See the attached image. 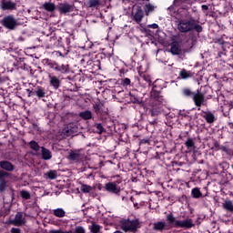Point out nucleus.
Wrapping results in <instances>:
<instances>
[{
    "label": "nucleus",
    "instance_id": "nucleus-1",
    "mask_svg": "<svg viewBox=\"0 0 233 233\" xmlns=\"http://www.w3.org/2000/svg\"><path fill=\"white\" fill-rule=\"evenodd\" d=\"M177 27L181 34H188V32L201 34V32H203V26L198 24V21H196V18L192 15H189L187 19L178 20Z\"/></svg>",
    "mask_w": 233,
    "mask_h": 233
},
{
    "label": "nucleus",
    "instance_id": "nucleus-2",
    "mask_svg": "<svg viewBox=\"0 0 233 233\" xmlns=\"http://www.w3.org/2000/svg\"><path fill=\"white\" fill-rule=\"evenodd\" d=\"M167 221L168 225H171V227H175V228H192V227H194V221L192 220V218L177 220L172 213L167 216Z\"/></svg>",
    "mask_w": 233,
    "mask_h": 233
},
{
    "label": "nucleus",
    "instance_id": "nucleus-3",
    "mask_svg": "<svg viewBox=\"0 0 233 233\" xmlns=\"http://www.w3.org/2000/svg\"><path fill=\"white\" fill-rule=\"evenodd\" d=\"M119 227L124 232L136 233L138 228H141L139 219H122L119 222Z\"/></svg>",
    "mask_w": 233,
    "mask_h": 233
},
{
    "label": "nucleus",
    "instance_id": "nucleus-4",
    "mask_svg": "<svg viewBox=\"0 0 233 233\" xmlns=\"http://www.w3.org/2000/svg\"><path fill=\"white\" fill-rule=\"evenodd\" d=\"M0 24L4 28H6V30H15L17 28V25H19V22L14 17V15H9L6 16H4L3 19L0 21Z\"/></svg>",
    "mask_w": 233,
    "mask_h": 233
},
{
    "label": "nucleus",
    "instance_id": "nucleus-5",
    "mask_svg": "<svg viewBox=\"0 0 233 233\" xmlns=\"http://www.w3.org/2000/svg\"><path fill=\"white\" fill-rule=\"evenodd\" d=\"M176 37L177 36H173L171 39L172 43L170 44L169 52L172 54V56H181V45L179 44V42L175 40Z\"/></svg>",
    "mask_w": 233,
    "mask_h": 233
},
{
    "label": "nucleus",
    "instance_id": "nucleus-6",
    "mask_svg": "<svg viewBox=\"0 0 233 233\" xmlns=\"http://www.w3.org/2000/svg\"><path fill=\"white\" fill-rule=\"evenodd\" d=\"M193 101L198 107V110H201V106L205 105V95L198 90L193 94Z\"/></svg>",
    "mask_w": 233,
    "mask_h": 233
},
{
    "label": "nucleus",
    "instance_id": "nucleus-7",
    "mask_svg": "<svg viewBox=\"0 0 233 233\" xmlns=\"http://www.w3.org/2000/svg\"><path fill=\"white\" fill-rule=\"evenodd\" d=\"M104 188L106 192L116 194V196H119V192H121V187H119L116 182L106 183Z\"/></svg>",
    "mask_w": 233,
    "mask_h": 233
},
{
    "label": "nucleus",
    "instance_id": "nucleus-8",
    "mask_svg": "<svg viewBox=\"0 0 233 233\" xmlns=\"http://www.w3.org/2000/svg\"><path fill=\"white\" fill-rule=\"evenodd\" d=\"M11 225H15V227H23L26 220L23 218V212H17L13 220H10Z\"/></svg>",
    "mask_w": 233,
    "mask_h": 233
},
{
    "label": "nucleus",
    "instance_id": "nucleus-9",
    "mask_svg": "<svg viewBox=\"0 0 233 233\" xmlns=\"http://www.w3.org/2000/svg\"><path fill=\"white\" fill-rule=\"evenodd\" d=\"M5 177H10V173L0 169V192H5L6 190V180Z\"/></svg>",
    "mask_w": 233,
    "mask_h": 233
},
{
    "label": "nucleus",
    "instance_id": "nucleus-10",
    "mask_svg": "<svg viewBox=\"0 0 233 233\" xmlns=\"http://www.w3.org/2000/svg\"><path fill=\"white\" fill-rule=\"evenodd\" d=\"M58 11L60 14H70V12H74V5H70L68 3L59 4Z\"/></svg>",
    "mask_w": 233,
    "mask_h": 233
},
{
    "label": "nucleus",
    "instance_id": "nucleus-11",
    "mask_svg": "<svg viewBox=\"0 0 233 233\" xmlns=\"http://www.w3.org/2000/svg\"><path fill=\"white\" fill-rule=\"evenodd\" d=\"M0 168L4 171L5 170V172H14L15 167L8 160H2L0 161Z\"/></svg>",
    "mask_w": 233,
    "mask_h": 233
},
{
    "label": "nucleus",
    "instance_id": "nucleus-12",
    "mask_svg": "<svg viewBox=\"0 0 233 233\" xmlns=\"http://www.w3.org/2000/svg\"><path fill=\"white\" fill-rule=\"evenodd\" d=\"M145 17V12H143V8L141 6H137V11L134 14L133 19L139 25L143 21V18Z\"/></svg>",
    "mask_w": 233,
    "mask_h": 233
},
{
    "label": "nucleus",
    "instance_id": "nucleus-13",
    "mask_svg": "<svg viewBox=\"0 0 233 233\" xmlns=\"http://www.w3.org/2000/svg\"><path fill=\"white\" fill-rule=\"evenodd\" d=\"M64 134H66V136L77 134V126L74 123L68 124L67 127L64 128Z\"/></svg>",
    "mask_w": 233,
    "mask_h": 233
},
{
    "label": "nucleus",
    "instance_id": "nucleus-14",
    "mask_svg": "<svg viewBox=\"0 0 233 233\" xmlns=\"http://www.w3.org/2000/svg\"><path fill=\"white\" fill-rule=\"evenodd\" d=\"M49 85L53 86L55 90H57L61 86V80L57 76H49Z\"/></svg>",
    "mask_w": 233,
    "mask_h": 233
},
{
    "label": "nucleus",
    "instance_id": "nucleus-15",
    "mask_svg": "<svg viewBox=\"0 0 233 233\" xmlns=\"http://www.w3.org/2000/svg\"><path fill=\"white\" fill-rule=\"evenodd\" d=\"M67 159L69 161H79L81 159V153L78 150H71L69 151Z\"/></svg>",
    "mask_w": 233,
    "mask_h": 233
},
{
    "label": "nucleus",
    "instance_id": "nucleus-16",
    "mask_svg": "<svg viewBox=\"0 0 233 233\" xmlns=\"http://www.w3.org/2000/svg\"><path fill=\"white\" fill-rule=\"evenodd\" d=\"M203 117L209 125H212L216 121V116L211 111H205Z\"/></svg>",
    "mask_w": 233,
    "mask_h": 233
},
{
    "label": "nucleus",
    "instance_id": "nucleus-17",
    "mask_svg": "<svg viewBox=\"0 0 233 233\" xmlns=\"http://www.w3.org/2000/svg\"><path fill=\"white\" fill-rule=\"evenodd\" d=\"M35 96L38 97V99H43V97H46V89L42 86H37L35 89Z\"/></svg>",
    "mask_w": 233,
    "mask_h": 233
},
{
    "label": "nucleus",
    "instance_id": "nucleus-18",
    "mask_svg": "<svg viewBox=\"0 0 233 233\" xmlns=\"http://www.w3.org/2000/svg\"><path fill=\"white\" fill-rule=\"evenodd\" d=\"M41 152H42V158L45 161H49V159H52V151L49 149H46L45 147H41Z\"/></svg>",
    "mask_w": 233,
    "mask_h": 233
},
{
    "label": "nucleus",
    "instance_id": "nucleus-19",
    "mask_svg": "<svg viewBox=\"0 0 233 233\" xmlns=\"http://www.w3.org/2000/svg\"><path fill=\"white\" fill-rule=\"evenodd\" d=\"M2 10H15V3L10 1H3L1 3Z\"/></svg>",
    "mask_w": 233,
    "mask_h": 233
},
{
    "label": "nucleus",
    "instance_id": "nucleus-20",
    "mask_svg": "<svg viewBox=\"0 0 233 233\" xmlns=\"http://www.w3.org/2000/svg\"><path fill=\"white\" fill-rule=\"evenodd\" d=\"M56 72H60V74H68L70 72V66L65 64L59 66V64H57Z\"/></svg>",
    "mask_w": 233,
    "mask_h": 233
},
{
    "label": "nucleus",
    "instance_id": "nucleus-21",
    "mask_svg": "<svg viewBox=\"0 0 233 233\" xmlns=\"http://www.w3.org/2000/svg\"><path fill=\"white\" fill-rule=\"evenodd\" d=\"M166 227H167V224L163 221L155 222L153 224V230H157L158 232H163V230H165Z\"/></svg>",
    "mask_w": 233,
    "mask_h": 233
},
{
    "label": "nucleus",
    "instance_id": "nucleus-22",
    "mask_svg": "<svg viewBox=\"0 0 233 233\" xmlns=\"http://www.w3.org/2000/svg\"><path fill=\"white\" fill-rule=\"evenodd\" d=\"M88 229L91 233H101V226L96 222H91L89 225Z\"/></svg>",
    "mask_w": 233,
    "mask_h": 233
},
{
    "label": "nucleus",
    "instance_id": "nucleus-23",
    "mask_svg": "<svg viewBox=\"0 0 233 233\" xmlns=\"http://www.w3.org/2000/svg\"><path fill=\"white\" fill-rule=\"evenodd\" d=\"M78 116L81 117V119H84L85 121H88V119H92V111L85 110L80 112Z\"/></svg>",
    "mask_w": 233,
    "mask_h": 233
},
{
    "label": "nucleus",
    "instance_id": "nucleus-24",
    "mask_svg": "<svg viewBox=\"0 0 233 233\" xmlns=\"http://www.w3.org/2000/svg\"><path fill=\"white\" fill-rule=\"evenodd\" d=\"M43 8L44 10H46V12H55L56 11V4L52 3V2H46L43 5Z\"/></svg>",
    "mask_w": 233,
    "mask_h": 233
},
{
    "label": "nucleus",
    "instance_id": "nucleus-25",
    "mask_svg": "<svg viewBox=\"0 0 233 233\" xmlns=\"http://www.w3.org/2000/svg\"><path fill=\"white\" fill-rule=\"evenodd\" d=\"M193 76L194 73L187 71V69H181L179 72V77H181V79H189V77H192Z\"/></svg>",
    "mask_w": 233,
    "mask_h": 233
},
{
    "label": "nucleus",
    "instance_id": "nucleus-26",
    "mask_svg": "<svg viewBox=\"0 0 233 233\" xmlns=\"http://www.w3.org/2000/svg\"><path fill=\"white\" fill-rule=\"evenodd\" d=\"M53 215L56 216V218H65V216H66V211L62 208H58L53 210Z\"/></svg>",
    "mask_w": 233,
    "mask_h": 233
},
{
    "label": "nucleus",
    "instance_id": "nucleus-27",
    "mask_svg": "<svg viewBox=\"0 0 233 233\" xmlns=\"http://www.w3.org/2000/svg\"><path fill=\"white\" fill-rule=\"evenodd\" d=\"M222 207L224 210H227L228 212H233V203L232 200H226L223 204Z\"/></svg>",
    "mask_w": 233,
    "mask_h": 233
},
{
    "label": "nucleus",
    "instance_id": "nucleus-28",
    "mask_svg": "<svg viewBox=\"0 0 233 233\" xmlns=\"http://www.w3.org/2000/svg\"><path fill=\"white\" fill-rule=\"evenodd\" d=\"M101 5V0H87L88 8H96Z\"/></svg>",
    "mask_w": 233,
    "mask_h": 233
},
{
    "label": "nucleus",
    "instance_id": "nucleus-29",
    "mask_svg": "<svg viewBox=\"0 0 233 233\" xmlns=\"http://www.w3.org/2000/svg\"><path fill=\"white\" fill-rule=\"evenodd\" d=\"M191 195L195 199H199V198L203 196V193H201L198 187H194L191 191Z\"/></svg>",
    "mask_w": 233,
    "mask_h": 233
},
{
    "label": "nucleus",
    "instance_id": "nucleus-30",
    "mask_svg": "<svg viewBox=\"0 0 233 233\" xmlns=\"http://www.w3.org/2000/svg\"><path fill=\"white\" fill-rule=\"evenodd\" d=\"M177 6H181V5H175V0L173 1V5H170L167 10L170 14V15H172V17H174L177 14Z\"/></svg>",
    "mask_w": 233,
    "mask_h": 233
},
{
    "label": "nucleus",
    "instance_id": "nucleus-31",
    "mask_svg": "<svg viewBox=\"0 0 233 233\" xmlns=\"http://www.w3.org/2000/svg\"><path fill=\"white\" fill-rule=\"evenodd\" d=\"M194 3H196V0H175L176 5H194Z\"/></svg>",
    "mask_w": 233,
    "mask_h": 233
},
{
    "label": "nucleus",
    "instance_id": "nucleus-32",
    "mask_svg": "<svg viewBox=\"0 0 233 233\" xmlns=\"http://www.w3.org/2000/svg\"><path fill=\"white\" fill-rule=\"evenodd\" d=\"M154 10H156V6H154V5L152 4H147L144 7V12L146 15H149L150 12H154Z\"/></svg>",
    "mask_w": 233,
    "mask_h": 233
},
{
    "label": "nucleus",
    "instance_id": "nucleus-33",
    "mask_svg": "<svg viewBox=\"0 0 233 233\" xmlns=\"http://www.w3.org/2000/svg\"><path fill=\"white\" fill-rule=\"evenodd\" d=\"M44 62H45V65L49 66V68H52V70L56 71V69H57V62H52L49 59H45Z\"/></svg>",
    "mask_w": 233,
    "mask_h": 233
},
{
    "label": "nucleus",
    "instance_id": "nucleus-34",
    "mask_svg": "<svg viewBox=\"0 0 233 233\" xmlns=\"http://www.w3.org/2000/svg\"><path fill=\"white\" fill-rule=\"evenodd\" d=\"M29 147L32 150H35V152H39L41 147H39V144L35 142V140H32L29 142Z\"/></svg>",
    "mask_w": 233,
    "mask_h": 233
},
{
    "label": "nucleus",
    "instance_id": "nucleus-35",
    "mask_svg": "<svg viewBox=\"0 0 233 233\" xmlns=\"http://www.w3.org/2000/svg\"><path fill=\"white\" fill-rule=\"evenodd\" d=\"M46 177L47 179H56L57 178V171L50 170L49 172L46 173Z\"/></svg>",
    "mask_w": 233,
    "mask_h": 233
},
{
    "label": "nucleus",
    "instance_id": "nucleus-36",
    "mask_svg": "<svg viewBox=\"0 0 233 233\" xmlns=\"http://www.w3.org/2000/svg\"><path fill=\"white\" fill-rule=\"evenodd\" d=\"M80 190L83 192V194H88L89 192H92V187L86 184H82Z\"/></svg>",
    "mask_w": 233,
    "mask_h": 233
},
{
    "label": "nucleus",
    "instance_id": "nucleus-37",
    "mask_svg": "<svg viewBox=\"0 0 233 233\" xmlns=\"http://www.w3.org/2000/svg\"><path fill=\"white\" fill-rule=\"evenodd\" d=\"M182 94L183 96H185L186 97H194V93L192 92V90H190L189 88H184L182 90Z\"/></svg>",
    "mask_w": 233,
    "mask_h": 233
},
{
    "label": "nucleus",
    "instance_id": "nucleus-38",
    "mask_svg": "<svg viewBox=\"0 0 233 233\" xmlns=\"http://www.w3.org/2000/svg\"><path fill=\"white\" fill-rule=\"evenodd\" d=\"M95 127L96 128V134H103L105 132V127H103L101 123L95 124Z\"/></svg>",
    "mask_w": 233,
    "mask_h": 233
},
{
    "label": "nucleus",
    "instance_id": "nucleus-39",
    "mask_svg": "<svg viewBox=\"0 0 233 233\" xmlns=\"http://www.w3.org/2000/svg\"><path fill=\"white\" fill-rule=\"evenodd\" d=\"M220 150H222V152H225V154H227V156H233V150L228 148V147H225V146H221V147H220Z\"/></svg>",
    "mask_w": 233,
    "mask_h": 233
},
{
    "label": "nucleus",
    "instance_id": "nucleus-40",
    "mask_svg": "<svg viewBox=\"0 0 233 233\" xmlns=\"http://www.w3.org/2000/svg\"><path fill=\"white\" fill-rule=\"evenodd\" d=\"M20 196L23 199H30L31 198L30 192L26 190L20 191Z\"/></svg>",
    "mask_w": 233,
    "mask_h": 233
},
{
    "label": "nucleus",
    "instance_id": "nucleus-41",
    "mask_svg": "<svg viewBox=\"0 0 233 233\" xmlns=\"http://www.w3.org/2000/svg\"><path fill=\"white\" fill-rule=\"evenodd\" d=\"M140 77H141V79H143V81H146V83H148L149 86H150V85H152V80L150 79V76L141 75Z\"/></svg>",
    "mask_w": 233,
    "mask_h": 233
},
{
    "label": "nucleus",
    "instance_id": "nucleus-42",
    "mask_svg": "<svg viewBox=\"0 0 233 233\" xmlns=\"http://www.w3.org/2000/svg\"><path fill=\"white\" fill-rule=\"evenodd\" d=\"M149 112H150L152 117H156V116H159V114H160L159 109H157L156 107L151 108Z\"/></svg>",
    "mask_w": 233,
    "mask_h": 233
},
{
    "label": "nucleus",
    "instance_id": "nucleus-43",
    "mask_svg": "<svg viewBox=\"0 0 233 233\" xmlns=\"http://www.w3.org/2000/svg\"><path fill=\"white\" fill-rule=\"evenodd\" d=\"M93 108L96 114H98L99 110H101V102H96L93 105Z\"/></svg>",
    "mask_w": 233,
    "mask_h": 233
},
{
    "label": "nucleus",
    "instance_id": "nucleus-44",
    "mask_svg": "<svg viewBox=\"0 0 233 233\" xmlns=\"http://www.w3.org/2000/svg\"><path fill=\"white\" fill-rule=\"evenodd\" d=\"M185 145L187 148H192L194 147V140L192 138H187Z\"/></svg>",
    "mask_w": 233,
    "mask_h": 233
},
{
    "label": "nucleus",
    "instance_id": "nucleus-45",
    "mask_svg": "<svg viewBox=\"0 0 233 233\" xmlns=\"http://www.w3.org/2000/svg\"><path fill=\"white\" fill-rule=\"evenodd\" d=\"M8 214H10V208L3 209L2 213L0 214V216H8Z\"/></svg>",
    "mask_w": 233,
    "mask_h": 233
},
{
    "label": "nucleus",
    "instance_id": "nucleus-46",
    "mask_svg": "<svg viewBox=\"0 0 233 233\" xmlns=\"http://www.w3.org/2000/svg\"><path fill=\"white\" fill-rule=\"evenodd\" d=\"M130 78H125L123 81H122V85L123 86H128V85H130Z\"/></svg>",
    "mask_w": 233,
    "mask_h": 233
},
{
    "label": "nucleus",
    "instance_id": "nucleus-47",
    "mask_svg": "<svg viewBox=\"0 0 233 233\" xmlns=\"http://www.w3.org/2000/svg\"><path fill=\"white\" fill-rule=\"evenodd\" d=\"M147 28H152L153 30H156L157 28H159V25H157V24H151L147 25Z\"/></svg>",
    "mask_w": 233,
    "mask_h": 233
},
{
    "label": "nucleus",
    "instance_id": "nucleus-48",
    "mask_svg": "<svg viewBox=\"0 0 233 233\" xmlns=\"http://www.w3.org/2000/svg\"><path fill=\"white\" fill-rule=\"evenodd\" d=\"M26 92L28 94V97H32V96H35V91H32L30 89H26Z\"/></svg>",
    "mask_w": 233,
    "mask_h": 233
},
{
    "label": "nucleus",
    "instance_id": "nucleus-49",
    "mask_svg": "<svg viewBox=\"0 0 233 233\" xmlns=\"http://www.w3.org/2000/svg\"><path fill=\"white\" fill-rule=\"evenodd\" d=\"M11 233H21V228H12Z\"/></svg>",
    "mask_w": 233,
    "mask_h": 233
},
{
    "label": "nucleus",
    "instance_id": "nucleus-50",
    "mask_svg": "<svg viewBox=\"0 0 233 233\" xmlns=\"http://www.w3.org/2000/svg\"><path fill=\"white\" fill-rule=\"evenodd\" d=\"M215 43H218V45H225V40H223L222 38H218L217 39V41H215Z\"/></svg>",
    "mask_w": 233,
    "mask_h": 233
},
{
    "label": "nucleus",
    "instance_id": "nucleus-51",
    "mask_svg": "<svg viewBox=\"0 0 233 233\" xmlns=\"http://www.w3.org/2000/svg\"><path fill=\"white\" fill-rule=\"evenodd\" d=\"M116 177H117L118 179L115 182L116 185H119L123 182V179L121 178L120 176H116Z\"/></svg>",
    "mask_w": 233,
    "mask_h": 233
},
{
    "label": "nucleus",
    "instance_id": "nucleus-52",
    "mask_svg": "<svg viewBox=\"0 0 233 233\" xmlns=\"http://www.w3.org/2000/svg\"><path fill=\"white\" fill-rule=\"evenodd\" d=\"M147 143H150V141L147 138L140 140V144H142V145H147Z\"/></svg>",
    "mask_w": 233,
    "mask_h": 233
},
{
    "label": "nucleus",
    "instance_id": "nucleus-53",
    "mask_svg": "<svg viewBox=\"0 0 233 233\" xmlns=\"http://www.w3.org/2000/svg\"><path fill=\"white\" fill-rule=\"evenodd\" d=\"M201 8H202V10H208V5H201Z\"/></svg>",
    "mask_w": 233,
    "mask_h": 233
},
{
    "label": "nucleus",
    "instance_id": "nucleus-54",
    "mask_svg": "<svg viewBox=\"0 0 233 233\" xmlns=\"http://www.w3.org/2000/svg\"><path fill=\"white\" fill-rule=\"evenodd\" d=\"M129 96H131V97H133V103H136L137 101V98H136V96H132V94H129Z\"/></svg>",
    "mask_w": 233,
    "mask_h": 233
},
{
    "label": "nucleus",
    "instance_id": "nucleus-55",
    "mask_svg": "<svg viewBox=\"0 0 233 233\" xmlns=\"http://www.w3.org/2000/svg\"><path fill=\"white\" fill-rule=\"evenodd\" d=\"M122 201H128V198H127L126 197H122Z\"/></svg>",
    "mask_w": 233,
    "mask_h": 233
},
{
    "label": "nucleus",
    "instance_id": "nucleus-56",
    "mask_svg": "<svg viewBox=\"0 0 233 233\" xmlns=\"http://www.w3.org/2000/svg\"><path fill=\"white\" fill-rule=\"evenodd\" d=\"M194 45H196V42H192V46L190 48H192Z\"/></svg>",
    "mask_w": 233,
    "mask_h": 233
},
{
    "label": "nucleus",
    "instance_id": "nucleus-57",
    "mask_svg": "<svg viewBox=\"0 0 233 233\" xmlns=\"http://www.w3.org/2000/svg\"><path fill=\"white\" fill-rule=\"evenodd\" d=\"M85 63V59H82L81 60V64L83 65Z\"/></svg>",
    "mask_w": 233,
    "mask_h": 233
},
{
    "label": "nucleus",
    "instance_id": "nucleus-58",
    "mask_svg": "<svg viewBox=\"0 0 233 233\" xmlns=\"http://www.w3.org/2000/svg\"><path fill=\"white\" fill-rule=\"evenodd\" d=\"M122 1V3H127V1H128V0H121Z\"/></svg>",
    "mask_w": 233,
    "mask_h": 233
},
{
    "label": "nucleus",
    "instance_id": "nucleus-59",
    "mask_svg": "<svg viewBox=\"0 0 233 233\" xmlns=\"http://www.w3.org/2000/svg\"><path fill=\"white\" fill-rule=\"evenodd\" d=\"M0 83H3V79L1 78V76H0Z\"/></svg>",
    "mask_w": 233,
    "mask_h": 233
},
{
    "label": "nucleus",
    "instance_id": "nucleus-60",
    "mask_svg": "<svg viewBox=\"0 0 233 233\" xmlns=\"http://www.w3.org/2000/svg\"><path fill=\"white\" fill-rule=\"evenodd\" d=\"M134 207H137V203L134 204Z\"/></svg>",
    "mask_w": 233,
    "mask_h": 233
},
{
    "label": "nucleus",
    "instance_id": "nucleus-61",
    "mask_svg": "<svg viewBox=\"0 0 233 233\" xmlns=\"http://www.w3.org/2000/svg\"><path fill=\"white\" fill-rule=\"evenodd\" d=\"M59 56H63V54L59 53Z\"/></svg>",
    "mask_w": 233,
    "mask_h": 233
},
{
    "label": "nucleus",
    "instance_id": "nucleus-62",
    "mask_svg": "<svg viewBox=\"0 0 233 233\" xmlns=\"http://www.w3.org/2000/svg\"><path fill=\"white\" fill-rule=\"evenodd\" d=\"M231 168H233V162H232V164H231Z\"/></svg>",
    "mask_w": 233,
    "mask_h": 233
}]
</instances>
